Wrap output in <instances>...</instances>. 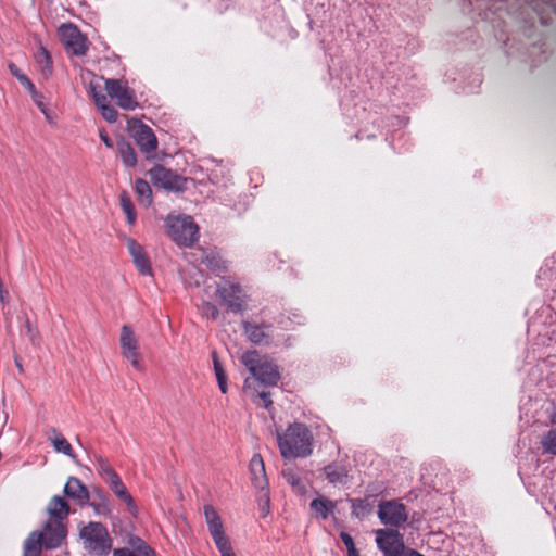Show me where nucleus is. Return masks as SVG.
Masks as SVG:
<instances>
[{
    "label": "nucleus",
    "instance_id": "nucleus-3",
    "mask_svg": "<svg viewBox=\"0 0 556 556\" xmlns=\"http://www.w3.org/2000/svg\"><path fill=\"white\" fill-rule=\"evenodd\" d=\"M166 235L179 247L190 248L198 241L199 227L191 216L168 215Z\"/></svg>",
    "mask_w": 556,
    "mask_h": 556
},
{
    "label": "nucleus",
    "instance_id": "nucleus-15",
    "mask_svg": "<svg viewBox=\"0 0 556 556\" xmlns=\"http://www.w3.org/2000/svg\"><path fill=\"white\" fill-rule=\"evenodd\" d=\"M110 490L113 492V494L122 501L126 507L129 514L132 517L138 516V506L131 496V494L128 492L126 485L122 481L119 476H116L114 479H112L110 482L106 483Z\"/></svg>",
    "mask_w": 556,
    "mask_h": 556
},
{
    "label": "nucleus",
    "instance_id": "nucleus-14",
    "mask_svg": "<svg viewBox=\"0 0 556 556\" xmlns=\"http://www.w3.org/2000/svg\"><path fill=\"white\" fill-rule=\"evenodd\" d=\"M203 509L208 531L214 543L219 544L227 541L228 538L225 534L223 522L216 509L212 505H205Z\"/></svg>",
    "mask_w": 556,
    "mask_h": 556
},
{
    "label": "nucleus",
    "instance_id": "nucleus-34",
    "mask_svg": "<svg viewBox=\"0 0 556 556\" xmlns=\"http://www.w3.org/2000/svg\"><path fill=\"white\" fill-rule=\"evenodd\" d=\"M42 546H45L43 534L38 531L31 532L24 543V547H31L39 551H41Z\"/></svg>",
    "mask_w": 556,
    "mask_h": 556
},
{
    "label": "nucleus",
    "instance_id": "nucleus-5",
    "mask_svg": "<svg viewBox=\"0 0 556 556\" xmlns=\"http://www.w3.org/2000/svg\"><path fill=\"white\" fill-rule=\"evenodd\" d=\"M216 296L232 313L247 309L248 294L239 282L223 280L216 288Z\"/></svg>",
    "mask_w": 556,
    "mask_h": 556
},
{
    "label": "nucleus",
    "instance_id": "nucleus-22",
    "mask_svg": "<svg viewBox=\"0 0 556 556\" xmlns=\"http://www.w3.org/2000/svg\"><path fill=\"white\" fill-rule=\"evenodd\" d=\"M118 154L122 159L123 164L126 167H135L137 165V154L132 146L126 141L121 140L117 142Z\"/></svg>",
    "mask_w": 556,
    "mask_h": 556
},
{
    "label": "nucleus",
    "instance_id": "nucleus-2",
    "mask_svg": "<svg viewBox=\"0 0 556 556\" xmlns=\"http://www.w3.org/2000/svg\"><path fill=\"white\" fill-rule=\"evenodd\" d=\"M241 363L249 369L253 378L265 387L276 386L280 380L278 367L256 350L243 353Z\"/></svg>",
    "mask_w": 556,
    "mask_h": 556
},
{
    "label": "nucleus",
    "instance_id": "nucleus-17",
    "mask_svg": "<svg viewBox=\"0 0 556 556\" xmlns=\"http://www.w3.org/2000/svg\"><path fill=\"white\" fill-rule=\"evenodd\" d=\"M41 533L43 534L45 547L48 549L56 548L65 539L66 529L64 523L62 522H54L48 520L45 526V530Z\"/></svg>",
    "mask_w": 556,
    "mask_h": 556
},
{
    "label": "nucleus",
    "instance_id": "nucleus-39",
    "mask_svg": "<svg viewBox=\"0 0 556 556\" xmlns=\"http://www.w3.org/2000/svg\"><path fill=\"white\" fill-rule=\"evenodd\" d=\"M38 58H39L38 61L40 63H45V67L42 68V72L43 73L48 72L49 74H51V72H52V59H51L50 53L45 48H40Z\"/></svg>",
    "mask_w": 556,
    "mask_h": 556
},
{
    "label": "nucleus",
    "instance_id": "nucleus-47",
    "mask_svg": "<svg viewBox=\"0 0 556 556\" xmlns=\"http://www.w3.org/2000/svg\"><path fill=\"white\" fill-rule=\"evenodd\" d=\"M100 138H101V140L104 142V144H105L108 148H112V146H113V144H112V141H111V139L109 138V136H108V135H105V134H102V132H101V134H100Z\"/></svg>",
    "mask_w": 556,
    "mask_h": 556
},
{
    "label": "nucleus",
    "instance_id": "nucleus-50",
    "mask_svg": "<svg viewBox=\"0 0 556 556\" xmlns=\"http://www.w3.org/2000/svg\"><path fill=\"white\" fill-rule=\"evenodd\" d=\"M348 556H359V555H358L357 549L355 548L353 551L348 552Z\"/></svg>",
    "mask_w": 556,
    "mask_h": 556
},
{
    "label": "nucleus",
    "instance_id": "nucleus-21",
    "mask_svg": "<svg viewBox=\"0 0 556 556\" xmlns=\"http://www.w3.org/2000/svg\"><path fill=\"white\" fill-rule=\"evenodd\" d=\"M323 471H324L326 479L328 480L329 483L344 484L348 481L349 470L343 465H340L337 463H331V464H328L327 466H325Z\"/></svg>",
    "mask_w": 556,
    "mask_h": 556
},
{
    "label": "nucleus",
    "instance_id": "nucleus-20",
    "mask_svg": "<svg viewBox=\"0 0 556 556\" xmlns=\"http://www.w3.org/2000/svg\"><path fill=\"white\" fill-rule=\"evenodd\" d=\"M88 504L97 515L108 517L112 513V506L108 495L99 488L92 490Z\"/></svg>",
    "mask_w": 556,
    "mask_h": 556
},
{
    "label": "nucleus",
    "instance_id": "nucleus-31",
    "mask_svg": "<svg viewBox=\"0 0 556 556\" xmlns=\"http://www.w3.org/2000/svg\"><path fill=\"white\" fill-rule=\"evenodd\" d=\"M97 471L105 483L110 482L112 479H114L116 476H118V473L115 471V469L104 458L98 459Z\"/></svg>",
    "mask_w": 556,
    "mask_h": 556
},
{
    "label": "nucleus",
    "instance_id": "nucleus-18",
    "mask_svg": "<svg viewBox=\"0 0 556 556\" xmlns=\"http://www.w3.org/2000/svg\"><path fill=\"white\" fill-rule=\"evenodd\" d=\"M47 511L49 514V521L63 523V520H65L71 513V507L64 497L54 495L47 505Z\"/></svg>",
    "mask_w": 556,
    "mask_h": 556
},
{
    "label": "nucleus",
    "instance_id": "nucleus-27",
    "mask_svg": "<svg viewBox=\"0 0 556 556\" xmlns=\"http://www.w3.org/2000/svg\"><path fill=\"white\" fill-rule=\"evenodd\" d=\"M212 359H213L214 371H215V376H216V379L218 382L219 390L222 391V393H226L227 389H228L227 388V375H226V371L219 361L217 352H215V351L212 352Z\"/></svg>",
    "mask_w": 556,
    "mask_h": 556
},
{
    "label": "nucleus",
    "instance_id": "nucleus-12",
    "mask_svg": "<svg viewBox=\"0 0 556 556\" xmlns=\"http://www.w3.org/2000/svg\"><path fill=\"white\" fill-rule=\"evenodd\" d=\"M243 333L247 339L256 345L269 344L273 326L266 323L242 321Z\"/></svg>",
    "mask_w": 556,
    "mask_h": 556
},
{
    "label": "nucleus",
    "instance_id": "nucleus-23",
    "mask_svg": "<svg viewBox=\"0 0 556 556\" xmlns=\"http://www.w3.org/2000/svg\"><path fill=\"white\" fill-rule=\"evenodd\" d=\"M352 515L358 519H364L371 514L374 505L369 501V497L365 498H351Z\"/></svg>",
    "mask_w": 556,
    "mask_h": 556
},
{
    "label": "nucleus",
    "instance_id": "nucleus-44",
    "mask_svg": "<svg viewBox=\"0 0 556 556\" xmlns=\"http://www.w3.org/2000/svg\"><path fill=\"white\" fill-rule=\"evenodd\" d=\"M20 84L22 86H24L29 91V93H33L34 91H36L35 85L31 83V80L27 76L22 77Z\"/></svg>",
    "mask_w": 556,
    "mask_h": 556
},
{
    "label": "nucleus",
    "instance_id": "nucleus-48",
    "mask_svg": "<svg viewBox=\"0 0 556 556\" xmlns=\"http://www.w3.org/2000/svg\"><path fill=\"white\" fill-rule=\"evenodd\" d=\"M401 556H424L422 554L418 553L415 549H409L408 552L404 553Z\"/></svg>",
    "mask_w": 556,
    "mask_h": 556
},
{
    "label": "nucleus",
    "instance_id": "nucleus-10",
    "mask_svg": "<svg viewBox=\"0 0 556 556\" xmlns=\"http://www.w3.org/2000/svg\"><path fill=\"white\" fill-rule=\"evenodd\" d=\"M376 543L384 556H401L404 552L402 534L396 529H377Z\"/></svg>",
    "mask_w": 556,
    "mask_h": 556
},
{
    "label": "nucleus",
    "instance_id": "nucleus-49",
    "mask_svg": "<svg viewBox=\"0 0 556 556\" xmlns=\"http://www.w3.org/2000/svg\"><path fill=\"white\" fill-rule=\"evenodd\" d=\"M143 556H155V554L149 547H146Z\"/></svg>",
    "mask_w": 556,
    "mask_h": 556
},
{
    "label": "nucleus",
    "instance_id": "nucleus-33",
    "mask_svg": "<svg viewBox=\"0 0 556 556\" xmlns=\"http://www.w3.org/2000/svg\"><path fill=\"white\" fill-rule=\"evenodd\" d=\"M97 108L100 110L101 115L105 121H108L109 123L116 122L118 113L116 109L109 103L108 100L104 103L98 105Z\"/></svg>",
    "mask_w": 556,
    "mask_h": 556
},
{
    "label": "nucleus",
    "instance_id": "nucleus-6",
    "mask_svg": "<svg viewBox=\"0 0 556 556\" xmlns=\"http://www.w3.org/2000/svg\"><path fill=\"white\" fill-rule=\"evenodd\" d=\"M59 35L68 54L78 58H83L87 54L90 42L87 36L84 35L75 24H62L59 27Z\"/></svg>",
    "mask_w": 556,
    "mask_h": 556
},
{
    "label": "nucleus",
    "instance_id": "nucleus-40",
    "mask_svg": "<svg viewBox=\"0 0 556 556\" xmlns=\"http://www.w3.org/2000/svg\"><path fill=\"white\" fill-rule=\"evenodd\" d=\"M217 549L220 553V556H236V554L232 551L231 544L229 540L224 541L219 544H215Z\"/></svg>",
    "mask_w": 556,
    "mask_h": 556
},
{
    "label": "nucleus",
    "instance_id": "nucleus-1",
    "mask_svg": "<svg viewBox=\"0 0 556 556\" xmlns=\"http://www.w3.org/2000/svg\"><path fill=\"white\" fill-rule=\"evenodd\" d=\"M277 443L282 458H306L313 453L314 435L305 424L295 421L278 433Z\"/></svg>",
    "mask_w": 556,
    "mask_h": 556
},
{
    "label": "nucleus",
    "instance_id": "nucleus-32",
    "mask_svg": "<svg viewBox=\"0 0 556 556\" xmlns=\"http://www.w3.org/2000/svg\"><path fill=\"white\" fill-rule=\"evenodd\" d=\"M54 438L51 439L53 447L56 452L63 453L67 456H73V448L70 442L58 431L53 430Z\"/></svg>",
    "mask_w": 556,
    "mask_h": 556
},
{
    "label": "nucleus",
    "instance_id": "nucleus-9",
    "mask_svg": "<svg viewBox=\"0 0 556 556\" xmlns=\"http://www.w3.org/2000/svg\"><path fill=\"white\" fill-rule=\"evenodd\" d=\"M148 174L155 187L175 192H180L186 189L187 178L177 175L163 165L153 166Z\"/></svg>",
    "mask_w": 556,
    "mask_h": 556
},
{
    "label": "nucleus",
    "instance_id": "nucleus-4",
    "mask_svg": "<svg viewBox=\"0 0 556 556\" xmlns=\"http://www.w3.org/2000/svg\"><path fill=\"white\" fill-rule=\"evenodd\" d=\"M84 548L94 555L103 556L112 548L108 529L101 522H89L80 530Z\"/></svg>",
    "mask_w": 556,
    "mask_h": 556
},
{
    "label": "nucleus",
    "instance_id": "nucleus-35",
    "mask_svg": "<svg viewBox=\"0 0 556 556\" xmlns=\"http://www.w3.org/2000/svg\"><path fill=\"white\" fill-rule=\"evenodd\" d=\"M201 313L204 317L216 320L219 316V309L217 306L208 301H205L201 305Z\"/></svg>",
    "mask_w": 556,
    "mask_h": 556
},
{
    "label": "nucleus",
    "instance_id": "nucleus-13",
    "mask_svg": "<svg viewBox=\"0 0 556 556\" xmlns=\"http://www.w3.org/2000/svg\"><path fill=\"white\" fill-rule=\"evenodd\" d=\"M64 494L77 503L85 506L89 503L90 492L88 488L76 477H68L64 484Z\"/></svg>",
    "mask_w": 556,
    "mask_h": 556
},
{
    "label": "nucleus",
    "instance_id": "nucleus-24",
    "mask_svg": "<svg viewBox=\"0 0 556 556\" xmlns=\"http://www.w3.org/2000/svg\"><path fill=\"white\" fill-rule=\"evenodd\" d=\"M334 507V503L325 497L314 498L311 502V508L314 510L317 517H320L324 520L329 517V514L332 513Z\"/></svg>",
    "mask_w": 556,
    "mask_h": 556
},
{
    "label": "nucleus",
    "instance_id": "nucleus-7",
    "mask_svg": "<svg viewBox=\"0 0 556 556\" xmlns=\"http://www.w3.org/2000/svg\"><path fill=\"white\" fill-rule=\"evenodd\" d=\"M104 88L108 96L116 100V104L126 111H132L138 106L135 91L123 79L106 78Z\"/></svg>",
    "mask_w": 556,
    "mask_h": 556
},
{
    "label": "nucleus",
    "instance_id": "nucleus-8",
    "mask_svg": "<svg viewBox=\"0 0 556 556\" xmlns=\"http://www.w3.org/2000/svg\"><path fill=\"white\" fill-rule=\"evenodd\" d=\"M377 515L382 525L392 528H400L408 520L406 506L397 500L381 501Z\"/></svg>",
    "mask_w": 556,
    "mask_h": 556
},
{
    "label": "nucleus",
    "instance_id": "nucleus-43",
    "mask_svg": "<svg viewBox=\"0 0 556 556\" xmlns=\"http://www.w3.org/2000/svg\"><path fill=\"white\" fill-rule=\"evenodd\" d=\"M10 73L18 80L21 81L22 77H25L26 75L22 73V71L18 68V66L14 63H9L8 65Z\"/></svg>",
    "mask_w": 556,
    "mask_h": 556
},
{
    "label": "nucleus",
    "instance_id": "nucleus-26",
    "mask_svg": "<svg viewBox=\"0 0 556 556\" xmlns=\"http://www.w3.org/2000/svg\"><path fill=\"white\" fill-rule=\"evenodd\" d=\"M540 445L543 454L556 455V425L542 435Z\"/></svg>",
    "mask_w": 556,
    "mask_h": 556
},
{
    "label": "nucleus",
    "instance_id": "nucleus-45",
    "mask_svg": "<svg viewBox=\"0 0 556 556\" xmlns=\"http://www.w3.org/2000/svg\"><path fill=\"white\" fill-rule=\"evenodd\" d=\"M113 556H136V554L128 548L115 549Z\"/></svg>",
    "mask_w": 556,
    "mask_h": 556
},
{
    "label": "nucleus",
    "instance_id": "nucleus-36",
    "mask_svg": "<svg viewBox=\"0 0 556 556\" xmlns=\"http://www.w3.org/2000/svg\"><path fill=\"white\" fill-rule=\"evenodd\" d=\"M254 404H256L260 407H264L266 409H269L273 405V401L270 397V393L266 391H261L255 394L253 397Z\"/></svg>",
    "mask_w": 556,
    "mask_h": 556
},
{
    "label": "nucleus",
    "instance_id": "nucleus-51",
    "mask_svg": "<svg viewBox=\"0 0 556 556\" xmlns=\"http://www.w3.org/2000/svg\"><path fill=\"white\" fill-rule=\"evenodd\" d=\"M26 327H27L28 331H30V330H31V327H30V323H29V320H27V323H26Z\"/></svg>",
    "mask_w": 556,
    "mask_h": 556
},
{
    "label": "nucleus",
    "instance_id": "nucleus-46",
    "mask_svg": "<svg viewBox=\"0 0 556 556\" xmlns=\"http://www.w3.org/2000/svg\"><path fill=\"white\" fill-rule=\"evenodd\" d=\"M24 556H41V551L31 547H24Z\"/></svg>",
    "mask_w": 556,
    "mask_h": 556
},
{
    "label": "nucleus",
    "instance_id": "nucleus-11",
    "mask_svg": "<svg viewBox=\"0 0 556 556\" xmlns=\"http://www.w3.org/2000/svg\"><path fill=\"white\" fill-rule=\"evenodd\" d=\"M134 139L139 147L140 151L146 154L147 159L153 156L157 149V138L152 128L146 124L140 123L134 129Z\"/></svg>",
    "mask_w": 556,
    "mask_h": 556
},
{
    "label": "nucleus",
    "instance_id": "nucleus-19",
    "mask_svg": "<svg viewBox=\"0 0 556 556\" xmlns=\"http://www.w3.org/2000/svg\"><path fill=\"white\" fill-rule=\"evenodd\" d=\"M251 481L260 490H265L268 485V479L265 471V465L260 454H254L249 465Z\"/></svg>",
    "mask_w": 556,
    "mask_h": 556
},
{
    "label": "nucleus",
    "instance_id": "nucleus-37",
    "mask_svg": "<svg viewBox=\"0 0 556 556\" xmlns=\"http://www.w3.org/2000/svg\"><path fill=\"white\" fill-rule=\"evenodd\" d=\"M89 94L93 99L97 106L100 105L101 103H104L108 100L106 96L102 92L100 86L94 85L92 83L90 84V87H89Z\"/></svg>",
    "mask_w": 556,
    "mask_h": 556
},
{
    "label": "nucleus",
    "instance_id": "nucleus-25",
    "mask_svg": "<svg viewBox=\"0 0 556 556\" xmlns=\"http://www.w3.org/2000/svg\"><path fill=\"white\" fill-rule=\"evenodd\" d=\"M119 343L122 352L139 349L137 338L132 329L127 325L122 327Z\"/></svg>",
    "mask_w": 556,
    "mask_h": 556
},
{
    "label": "nucleus",
    "instance_id": "nucleus-42",
    "mask_svg": "<svg viewBox=\"0 0 556 556\" xmlns=\"http://www.w3.org/2000/svg\"><path fill=\"white\" fill-rule=\"evenodd\" d=\"M340 539L342 540V542L346 546L348 552L353 551V549L356 548L355 544H354L353 538L348 532L342 531L340 533Z\"/></svg>",
    "mask_w": 556,
    "mask_h": 556
},
{
    "label": "nucleus",
    "instance_id": "nucleus-38",
    "mask_svg": "<svg viewBox=\"0 0 556 556\" xmlns=\"http://www.w3.org/2000/svg\"><path fill=\"white\" fill-rule=\"evenodd\" d=\"M122 354L125 358H127L131 363L134 368H136L137 370L142 369V366L140 364L139 349H134V350H129L126 352H122Z\"/></svg>",
    "mask_w": 556,
    "mask_h": 556
},
{
    "label": "nucleus",
    "instance_id": "nucleus-30",
    "mask_svg": "<svg viewBox=\"0 0 556 556\" xmlns=\"http://www.w3.org/2000/svg\"><path fill=\"white\" fill-rule=\"evenodd\" d=\"M119 204H121L123 212L125 213V215L127 217L128 224L134 225L136 222V217H137L136 210H135V206H134L130 198L128 197V194L126 192H123L119 195Z\"/></svg>",
    "mask_w": 556,
    "mask_h": 556
},
{
    "label": "nucleus",
    "instance_id": "nucleus-28",
    "mask_svg": "<svg viewBox=\"0 0 556 556\" xmlns=\"http://www.w3.org/2000/svg\"><path fill=\"white\" fill-rule=\"evenodd\" d=\"M282 477L287 481V483H289L293 488L294 491H296L300 494L305 493L306 486L294 469H283Z\"/></svg>",
    "mask_w": 556,
    "mask_h": 556
},
{
    "label": "nucleus",
    "instance_id": "nucleus-41",
    "mask_svg": "<svg viewBox=\"0 0 556 556\" xmlns=\"http://www.w3.org/2000/svg\"><path fill=\"white\" fill-rule=\"evenodd\" d=\"M33 101L40 109V111L47 115V108L43 103V96L39 93L37 90L30 93Z\"/></svg>",
    "mask_w": 556,
    "mask_h": 556
},
{
    "label": "nucleus",
    "instance_id": "nucleus-29",
    "mask_svg": "<svg viewBox=\"0 0 556 556\" xmlns=\"http://www.w3.org/2000/svg\"><path fill=\"white\" fill-rule=\"evenodd\" d=\"M135 191L141 202H144L147 205L152 202V189L150 185L141 178L136 179L135 181Z\"/></svg>",
    "mask_w": 556,
    "mask_h": 556
},
{
    "label": "nucleus",
    "instance_id": "nucleus-16",
    "mask_svg": "<svg viewBox=\"0 0 556 556\" xmlns=\"http://www.w3.org/2000/svg\"><path fill=\"white\" fill-rule=\"evenodd\" d=\"M126 247L129 254L132 257L134 264L136 265L138 271L141 275H150L151 274V264L144 252V249L141 244H139L135 239L127 238Z\"/></svg>",
    "mask_w": 556,
    "mask_h": 556
}]
</instances>
